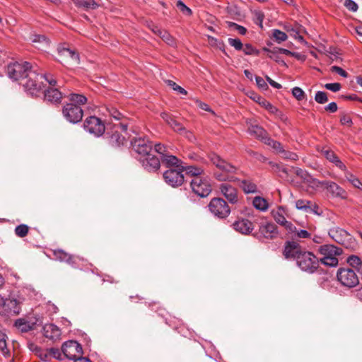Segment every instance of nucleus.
I'll use <instances>...</instances> for the list:
<instances>
[{
    "instance_id": "obj_51",
    "label": "nucleus",
    "mask_w": 362,
    "mask_h": 362,
    "mask_svg": "<svg viewBox=\"0 0 362 362\" xmlns=\"http://www.w3.org/2000/svg\"><path fill=\"white\" fill-rule=\"evenodd\" d=\"M280 153L281 154V158L286 160H297L298 159V155L294 152L283 149Z\"/></svg>"
},
{
    "instance_id": "obj_36",
    "label": "nucleus",
    "mask_w": 362,
    "mask_h": 362,
    "mask_svg": "<svg viewBox=\"0 0 362 362\" xmlns=\"http://www.w3.org/2000/svg\"><path fill=\"white\" fill-rule=\"evenodd\" d=\"M182 172L185 171L187 175H192L194 177H199L204 173V170L202 168L196 167L194 165H185L183 164Z\"/></svg>"
},
{
    "instance_id": "obj_3",
    "label": "nucleus",
    "mask_w": 362,
    "mask_h": 362,
    "mask_svg": "<svg viewBox=\"0 0 362 362\" xmlns=\"http://www.w3.org/2000/svg\"><path fill=\"white\" fill-rule=\"evenodd\" d=\"M329 235L335 242L342 245L345 248L351 251H354L357 248V243L355 238L341 228L334 227L329 229Z\"/></svg>"
},
{
    "instance_id": "obj_16",
    "label": "nucleus",
    "mask_w": 362,
    "mask_h": 362,
    "mask_svg": "<svg viewBox=\"0 0 362 362\" xmlns=\"http://www.w3.org/2000/svg\"><path fill=\"white\" fill-rule=\"evenodd\" d=\"M284 212L283 208L279 207L276 210H273L272 214L275 221L284 226L289 233L296 231V226L291 222L286 221Z\"/></svg>"
},
{
    "instance_id": "obj_15",
    "label": "nucleus",
    "mask_w": 362,
    "mask_h": 362,
    "mask_svg": "<svg viewBox=\"0 0 362 362\" xmlns=\"http://www.w3.org/2000/svg\"><path fill=\"white\" fill-rule=\"evenodd\" d=\"M139 160L143 167L149 172L156 171L160 166L159 158L152 155L151 153H149L148 155L140 157Z\"/></svg>"
},
{
    "instance_id": "obj_26",
    "label": "nucleus",
    "mask_w": 362,
    "mask_h": 362,
    "mask_svg": "<svg viewBox=\"0 0 362 362\" xmlns=\"http://www.w3.org/2000/svg\"><path fill=\"white\" fill-rule=\"evenodd\" d=\"M171 122L168 124L175 132L184 135L187 138H188L189 140H192L194 138L193 134L192 132L187 131L185 127L180 123L178 121H177L175 118L173 119V120H170Z\"/></svg>"
},
{
    "instance_id": "obj_39",
    "label": "nucleus",
    "mask_w": 362,
    "mask_h": 362,
    "mask_svg": "<svg viewBox=\"0 0 362 362\" xmlns=\"http://www.w3.org/2000/svg\"><path fill=\"white\" fill-rule=\"evenodd\" d=\"M107 110L109 112L110 116L114 118L115 120L127 122V118L115 107H110L107 108Z\"/></svg>"
},
{
    "instance_id": "obj_31",
    "label": "nucleus",
    "mask_w": 362,
    "mask_h": 362,
    "mask_svg": "<svg viewBox=\"0 0 362 362\" xmlns=\"http://www.w3.org/2000/svg\"><path fill=\"white\" fill-rule=\"evenodd\" d=\"M83 110L81 107H69V122L76 124L82 120Z\"/></svg>"
},
{
    "instance_id": "obj_7",
    "label": "nucleus",
    "mask_w": 362,
    "mask_h": 362,
    "mask_svg": "<svg viewBox=\"0 0 362 362\" xmlns=\"http://www.w3.org/2000/svg\"><path fill=\"white\" fill-rule=\"evenodd\" d=\"M337 279L344 286L352 288L359 283L355 272L349 268H341L337 272Z\"/></svg>"
},
{
    "instance_id": "obj_61",
    "label": "nucleus",
    "mask_w": 362,
    "mask_h": 362,
    "mask_svg": "<svg viewBox=\"0 0 362 362\" xmlns=\"http://www.w3.org/2000/svg\"><path fill=\"white\" fill-rule=\"evenodd\" d=\"M264 52H267L268 53L267 56L270 59H272L275 60L276 62H278L279 60V52H277V47H274L273 49H269L268 48L264 47L263 49Z\"/></svg>"
},
{
    "instance_id": "obj_29",
    "label": "nucleus",
    "mask_w": 362,
    "mask_h": 362,
    "mask_svg": "<svg viewBox=\"0 0 362 362\" xmlns=\"http://www.w3.org/2000/svg\"><path fill=\"white\" fill-rule=\"evenodd\" d=\"M248 132L251 136H255V138L262 140V139L267 134V131L264 130L262 127L252 124L251 122H248Z\"/></svg>"
},
{
    "instance_id": "obj_33",
    "label": "nucleus",
    "mask_w": 362,
    "mask_h": 362,
    "mask_svg": "<svg viewBox=\"0 0 362 362\" xmlns=\"http://www.w3.org/2000/svg\"><path fill=\"white\" fill-rule=\"evenodd\" d=\"M76 6L86 11L94 10L98 7V4L94 0H73Z\"/></svg>"
},
{
    "instance_id": "obj_41",
    "label": "nucleus",
    "mask_w": 362,
    "mask_h": 362,
    "mask_svg": "<svg viewBox=\"0 0 362 362\" xmlns=\"http://www.w3.org/2000/svg\"><path fill=\"white\" fill-rule=\"evenodd\" d=\"M308 185L309 187L313 189H317L319 187H325L327 181H320L317 179L313 177L311 175L309 176V178L305 182Z\"/></svg>"
},
{
    "instance_id": "obj_56",
    "label": "nucleus",
    "mask_w": 362,
    "mask_h": 362,
    "mask_svg": "<svg viewBox=\"0 0 362 362\" xmlns=\"http://www.w3.org/2000/svg\"><path fill=\"white\" fill-rule=\"evenodd\" d=\"M39 76H42V79L39 78V81H41L42 83V88L44 87L43 80L47 81L51 86H54L57 83L56 80L52 78V76H51L50 74H39Z\"/></svg>"
},
{
    "instance_id": "obj_42",
    "label": "nucleus",
    "mask_w": 362,
    "mask_h": 362,
    "mask_svg": "<svg viewBox=\"0 0 362 362\" xmlns=\"http://www.w3.org/2000/svg\"><path fill=\"white\" fill-rule=\"evenodd\" d=\"M53 258L59 262L66 261L67 253L61 249L51 250Z\"/></svg>"
},
{
    "instance_id": "obj_58",
    "label": "nucleus",
    "mask_w": 362,
    "mask_h": 362,
    "mask_svg": "<svg viewBox=\"0 0 362 362\" xmlns=\"http://www.w3.org/2000/svg\"><path fill=\"white\" fill-rule=\"evenodd\" d=\"M242 49L243 50L244 53L247 55H258L259 53V52L255 49L250 44H245Z\"/></svg>"
},
{
    "instance_id": "obj_44",
    "label": "nucleus",
    "mask_w": 362,
    "mask_h": 362,
    "mask_svg": "<svg viewBox=\"0 0 362 362\" xmlns=\"http://www.w3.org/2000/svg\"><path fill=\"white\" fill-rule=\"evenodd\" d=\"M272 36L276 42L278 43H281L282 42H284L287 40L288 36L287 35L279 30L274 29L273 30Z\"/></svg>"
},
{
    "instance_id": "obj_48",
    "label": "nucleus",
    "mask_w": 362,
    "mask_h": 362,
    "mask_svg": "<svg viewBox=\"0 0 362 362\" xmlns=\"http://www.w3.org/2000/svg\"><path fill=\"white\" fill-rule=\"evenodd\" d=\"M228 27L238 31L240 35H245L247 33V29L234 22L228 21L226 22Z\"/></svg>"
},
{
    "instance_id": "obj_64",
    "label": "nucleus",
    "mask_w": 362,
    "mask_h": 362,
    "mask_svg": "<svg viewBox=\"0 0 362 362\" xmlns=\"http://www.w3.org/2000/svg\"><path fill=\"white\" fill-rule=\"evenodd\" d=\"M324 86L326 89L334 93L340 90L341 88V86L339 83H326Z\"/></svg>"
},
{
    "instance_id": "obj_53",
    "label": "nucleus",
    "mask_w": 362,
    "mask_h": 362,
    "mask_svg": "<svg viewBox=\"0 0 362 362\" xmlns=\"http://www.w3.org/2000/svg\"><path fill=\"white\" fill-rule=\"evenodd\" d=\"M311 202L308 200L298 199L296 202V206L298 209L307 211L310 208Z\"/></svg>"
},
{
    "instance_id": "obj_12",
    "label": "nucleus",
    "mask_w": 362,
    "mask_h": 362,
    "mask_svg": "<svg viewBox=\"0 0 362 362\" xmlns=\"http://www.w3.org/2000/svg\"><path fill=\"white\" fill-rule=\"evenodd\" d=\"M303 249L301 245L294 241V240H288L284 243L283 255L286 259H298L300 254L302 253Z\"/></svg>"
},
{
    "instance_id": "obj_60",
    "label": "nucleus",
    "mask_w": 362,
    "mask_h": 362,
    "mask_svg": "<svg viewBox=\"0 0 362 362\" xmlns=\"http://www.w3.org/2000/svg\"><path fill=\"white\" fill-rule=\"evenodd\" d=\"M177 7L185 14L190 16L192 14V10L187 7L181 0L177 1Z\"/></svg>"
},
{
    "instance_id": "obj_59",
    "label": "nucleus",
    "mask_w": 362,
    "mask_h": 362,
    "mask_svg": "<svg viewBox=\"0 0 362 362\" xmlns=\"http://www.w3.org/2000/svg\"><path fill=\"white\" fill-rule=\"evenodd\" d=\"M347 262L351 266L354 267L361 266L362 264L361 259L356 255H351L350 257H349Z\"/></svg>"
},
{
    "instance_id": "obj_63",
    "label": "nucleus",
    "mask_w": 362,
    "mask_h": 362,
    "mask_svg": "<svg viewBox=\"0 0 362 362\" xmlns=\"http://www.w3.org/2000/svg\"><path fill=\"white\" fill-rule=\"evenodd\" d=\"M294 172L296 174V175L302 178L304 180V182H305L310 175L306 170H304L299 168H294Z\"/></svg>"
},
{
    "instance_id": "obj_55",
    "label": "nucleus",
    "mask_w": 362,
    "mask_h": 362,
    "mask_svg": "<svg viewBox=\"0 0 362 362\" xmlns=\"http://www.w3.org/2000/svg\"><path fill=\"white\" fill-rule=\"evenodd\" d=\"M228 42L229 45L233 47L236 50L240 51L243 48V45L238 38H228Z\"/></svg>"
},
{
    "instance_id": "obj_47",
    "label": "nucleus",
    "mask_w": 362,
    "mask_h": 362,
    "mask_svg": "<svg viewBox=\"0 0 362 362\" xmlns=\"http://www.w3.org/2000/svg\"><path fill=\"white\" fill-rule=\"evenodd\" d=\"M6 335L0 331V351L4 356H7L9 354V351L7 349V345L6 342Z\"/></svg>"
},
{
    "instance_id": "obj_5",
    "label": "nucleus",
    "mask_w": 362,
    "mask_h": 362,
    "mask_svg": "<svg viewBox=\"0 0 362 362\" xmlns=\"http://www.w3.org/2000/svg\"><path fill=\"white\" fill-rule=\"evenodd\" d=\"M209 211L218 218H225L228 217L230 213V209L228 204L219 197L211 199L208 204Z\"/></svg>"
},
{
    "instance_id": "obj_46",
    "label": "nucleus",
    "mask_w": 362,
    "mask_h": 362,
    "mask_svg": "<svg viewBox=\"0 0 362 362\" xmlns=\"http://www.w3.org/2000/svg\"><path fill=\"white\" fill-rule=\"evenodd\" d=\"M345 177L355 187H356L358 189H361V188L362 183L361 182V181L357 177H356L351 173H350L349 172H346Z\"/></svg>"
},
{
    "instance_id": "obj_40",
    "label": "nucleus",
    "mask_w": 362,
    "mask_h": 362,
    "mask_svg": "<svg viewBox=\"0 0 362 362\" xmlns=\"http://www.w3.org/2000/svg\"><path fill=\"white\" fill-rule=\"evenodd\" d=\"M15 326L22 332H27L32 329V326L24 319H18L15 322Z\"/></svg>"
},
{
    "instance_id": "obj_10",
    "label": "nucleus",
    "mask_w": 362,
    "mask_h": 362,
    "mask_svg": "<svg viewBox=\"0 0 362 362\" xmlns=\"http://www.w3.org/2000/svg\"><path fill=\"white\" fill-rule=\"evenodd\" d=\"M165 182L173 187L181 186L185 181L182 170L178 168H170L163 175Z\"/></svg>"
},
{
    "instance_id": "obj_37",
    "label": "nucleus",
    "mask_w": 362,
    "mask_h": 362,
    "mask_svg": "<svg viewBox=\"0 0 362 362\" xmlns=\"http://www.w3.org/2000/svg\"><path fill=\"white\" fill-rule=\"evenodd\" d=\"M252 204L255 208L262 211H264L268 209V203L267 200L261 197H255L253 199Z\"/></svg>"
},
{
    "instance_id": "obj_28",
    "label": "nucleus",
    "mask_w": 362,
    "mask_h": 362,
    "mask_svg": "<svg viewBox=\"0 0 362 362\" xmlns=\"http://www.w3.org/2000/svg\"><path fill=\"white\" fill-rule=\"evenodd\" d=\"M82 346L74 340H69V360L76 358L83 355Z\"/></svg>"
},
{
    "instance_id": "obj_54",
    "label": "nucleus",
    "mask_w": 362,
    "mask_h": 362,
    "mask_svg": "<svg viewBox=\"0 0 362 362\" xmlns=\"http://www.w3.org/2000/svg\"><path fill=\"white\" fill-rule=\"evenodd\" d=\"M292 94L298 100H303L305 98V92L299 87H294L292 89Z\"/></svg>"
},
{
    "instance_id": "obj_6",
    "label": "nucleus",
    "mask_w": 362,
    "mask_h": 362,
    "mask_svg": "<svg viewBox=\"0 0 362 362\" xmlns=\"http://www.w3.org/2000/svg\"><path fill=\"white\" fill-rule=\"evenodd\" d=\"M84 129L96 136L103 135L105 131L104 122L95 116H89L83 122Z\"/></svg>"
},
{
    "instance_id": "obj_18",
    "label": "nucleus",
    "mask_w": 362,
    "mask_h": 362,
    "mask_svg": "<svg viewBox=\"0 0 362 362\" xmlns=\"http://www.w3.org/2000/svg\"><path fill=\"white\" fill-rule=\"evenodd\" d=\"M320 152L329 162L334 163L340 170L346 171V165L340 160L339 157L332 150L326 147H322Z\"/></svg>"
},
{
    "instance_id": "obj_24",
    "label": "nucleus",
    "mask_w": 362,
    "mask_h": 362,
    "mask_svg": "<svg viewBox=\"0 0 362 362\" xmlns=\"http://www.w3.org/2000/svg\"><path fill=\"white\" fill-rule=\"evenodd\" d=\"M4 310L9 315H17L21 310V303L16 299H7Z\"/></svg>"
},
{
    "instance_id": "obj_17",
    "label": "nucleus",
    "mask_w": 362,
    "mask_h": 362,
    "mask_svg": "<svg viewBox=\"0 0 362 362\" xmlns=\"http://www.w3.org/2000/svg\"><path fill=\"white\" fill-rule=\"evenodd\" d=\"M232 226L235 230L243 235H248L253 230V223L246 218L235 221Z\"/></svg>"
},
{
    "instance_id": "obj_27",
    "label": "nucleus",
    "mask_w": 362,
    "mask_h": 362,
    "mask_svg": "<svg viewBox=\"0 0 362 362\" xmlns=\"http://www.w3.org/2000/svg\"><path fill=\"white\" fill-rule=\"evenodd\" d=\"M88 101L87 98L80 93H69V107H81L85 105Z\"/></svg>"
},
{
    "instance_id": "obj_38",
    "label": "nucleus",
    "mask_w": 362,
    "mask_h": 362,
    "mask_svg": "<svg viewBox=\"0 0 362 362\" xmlns=\"http://www.w3.org/2000/svg\"><path fill=\"white\" fill-rule=\"evenodd\" d=\"M269 165L272 168V170L274 173H278L280 177H284L288 175V170L282 164L269 162Z\"/></svg>"
},
{
    "instance_id": "obj_25",
    "label": "nucleus",
    "mask_w": 362,
    "mask_h": 362,
    "mask_svg": "<svg viewBox=\"0 0 362 362\" xmlns=\"http://www.w3.org/2000/svg\"><path fill=\"white\" fill-rule=\"evenodd\" d=\"M62 98V93L57 88H49L45 90V99L47 101L58 104Z\"/></svg>"
},
{
    "instance_id": "obj_52",
    "label": "nucleus",
    "mask_w": 362,
    "mask_h": 362,
    "mask_svg": "<svg viewBox=\"0 0 362 362\" xmlns=\"http://www.w3.org/2000/svg\"><path fill=\"white\" fill-rule=\"evenodd\" d=\"M159 36L165 41L167 44L173 45L174 44V40L170 34L163 30V31H159Z\"/></svg>"
},
{
    "instance_id": "obj_13",
    "label": "nucleus",
    "mask_w": 362,
    "mask_h": 362,
    "mask_svg": "<svg viewBox=\"0 0 362 362\" xmlns=\"http://www.w3.org/2000/svg\"><path fill=\"white\" fill-rule=\"evenodd\" d=\"M279 231L276 226L272 222L262 223L259 226V235L266 239H274L278 236Z\"/></svg>"
},
{
    "instance_id": "obj_4",
    "label": "nucleus",
    "mask_w": 362,
    "mask_h": 362,
    "mask_svg": "<svg viewBox=\"0 0 362 362\" xmlns=\"http://www.w3.org/2000/svg\"><path fill=\"white\" fill-rule=\"evenodd\" d=\"M298 266L303 271L314 273L319 266V260L313 253L303 250L296 260Z\"/></svg>"
},
{
    "instance_id": "obj_50",
    "label": "nucleus",
    "mask_w": 362,
    "mask_h": 362,
    "mask_svg": "<svg viewBox=\"0 0 362 362\" xmlns=\"http://www.w3.org/2000/svg\"><path fill=\"white\" fill-rule=\"evenodd\" d=\"M165 83L171 87L174 90L178 92L180 94L186 95L187 94V92L185 89L177 85L175 82L171 81V80H167L165 81Z\"/></svg>"
},
{
    "instance_id": "obj_34",
    "label": "nucleus",
    "mask_w": 362,
    "mask_h": 362,
    "mask_svg": "<svg viewBox=\"0 0 362 362\" xmlns=\"http://www.w3.org/2000/svg\"><path fill=\"white\" fill-rule=\"evenodd\" d=\"M30 349L34 352L42 361L47 362L49 361L48 351L43 350L41 347L38 346L35 344H30L29 345Z\"/></svg>"
},
{
    "instance_id": "obj_2",
    "label": "nucleus",
    "mask_w": 362,
    "mask_h": 362,
    "mask_svg": "<svg viewBox=\"0 0 362 362\" xmlns=\"http://www.w3.org/2000/svg\"><path fill=\"white\" fill-rule=\"evenodd\" d=\"M211 163L216 166L217 170L214 171V177L221 182H237L240 181L235 174L237 172V168L223 159L221 156L215 153H211L208 156Z\"/></svg>"
},
{
    "instance_id": "obj_43",
    "label": "nucleus",
    "mask_w": 362,
    "mask_h": 362,
    "mask_svg": "<svg viewBox=\"0 0 362 362\" xmlns=\"http://www.w3.org/2000/svg\"><path fill=\"white\" fill-rule=\"evenodd\" d=\"M29 231V227L26 224H21L16 227L15 234L19 238L25 237Z\"/></svg>"
},
{
    "instance_id": "obj_32",
    "label": "nucleus",
    "mask_w": 362,
    "mask_h": 362,
    "mask_svg": "<svg viewBox=\"0 0 362 362\" xmlns=\"http://www.w3.org/2000/svg\"><path fill=\"white\" fill-rule=\"evenodd\" d=\"M32 42L37 49L43 51H45L49 45V40L43 35H35Z\"/></svg>"
},
{
    "instance_id": "obj_30",
    "label": "nucleus",
    "mask_w": 362,
    "mask_h": 362,
    "mask_svg": "<svg viewBox=\"0 0 362 362\" xmlns=\"http://www.w3.org/2000/svg\"><path fill=\"white\" fill-rule=\"evenodd\" d=\"M251 98L272 114L276 113L278 110L272 103L259 95L253 93V96H251Z\"/></svg>"
},
{
    "instance_id": "obj_11",
    "label": "nucleus",
    "mask_w": 362,
    "mask_h": 362,
    "mask_svg": "<svg viewBox=\"0 0 362 362\" xmlns=\"http://www.w3.org/2000/svg\"><path fill=\"white\" fill-rule=\"evenodd\" d=\"M131 146L140 157L148 155L152 151V143L145 137H134L131 140Z\"/></svg>"
},
{
    "instance_id": "obj_23",
    "label": "nucleus",
    "mask_w": 362,
    "mask_h": 362,
    "mask_svg": "<svg viewBox=\"0 0 362 362\" xmlns=\"http://www.w3.org/2000/svg\"><path fill=\"white\" fill-rule=\"evenodd\" d=\"M325 184V188L332 194V196L340 197L341 199H345L346 197V191L337 183L327 181Z\"/></svg>"
},
{
    "instance_id": "obj_20",
    "label": "nucleus",
    "mask_w": 362,
    "mask_h": 362,
    "mask_svg": "<svg viewBox=\"0 0 362 362\" xmlns=\"http://www.w3.org/2000/svg\"><path fill=\"white\" fill-rule=\"evenodd\" d=\"M68 341H64L62 344L61 349L58 348H50L47 349L49 354V358L52 356L53 358L62 361L68 358Z\"/></svg>"
},
{
    "instance_id": "obj_9",
    "label": "nucleus",
    "mask_w": 362,
    "mask_h": 362,
    "mask_svg": "<svg viewBox=\"0 0 362 362\" xmlns=\"http://www.w3.org/2000/svg\"><path fill=\"white\" fill-rule=\"evenodd\" d=\"M192 192L200 197H206L211 192L209 182L200 177H195L190 182Z\"/></svg>"
},
{
    "instance_id": "obj_8",
    "label": "nucleus",
    "mask_w": 362,
    "mask_h": 362,
    "mask_svg": "<svg viewBox=\"0 0 362 362\" xmlns=\"http://www.w3.org/2000/svg\"><path fill=\"white\" fill-rule=\"evenodd\" d=\"M129 123L120 122L117 124H115V130L110 136V143L114 146H120L126 143L127 130Z\"/></svg>"
},
{
    "instance_id": "obj_22",
    "label": "nucleus",
    "mask_w": 362,
    "mask_h": 362,
    "mask_svg": "<svg viewBox=\"0 0 362 362\" xmlns=\"http://www.w3.org/2000/svg\"><path fill=\"white\" fill-rule=\"evenodd\" d=\"M318 251L323 257L339 256L342 253L341 248L329 244L321 245Z\"/></svg>"
},
{
    "instance_id": "obj_49",
    "label": "nucleus",
    "mask_w": 362,
    "mask_h": 362,
    "mask_svg": "<svg viewBox=\"0 0 362 362\" xmlns=\"http://www.w3.org/2000/svg\"><path fill=\"white\" fill-rule=\"evenodd\" d=\"M315 100L319 104H325L328 101L327 93L324 91H317L315 95Z\"/></svg>"
},
{
    "instance_id": "obj_21",
    "label": "nucleus",
    "mask_w": 362,
    "mask_h": 362,
    "mask_svg": "<svg viewBox=\"0 0 362 362\" xmlns=\"http://www.w3.org/2000/svg\"><path fill=\"white\" fill-rule=\"evenodd\" d=\"M42 329L44 336L51 340L58 339L61 336L60 329L54 324H46Z\"/></svg>"
},
{
    "instance_id": "obj_35",
    "label": "nucleus",
    "mask_w": 362,
    "mask_h": 362,
    "mask_svg": "<svg viewBox=\"0 0 362 362\" xmlns=\"http://www.w3.org/2000/svg\"><path fill=\"white\" fill-rule=\"evenodd\" d=\"M240 187L245 194H253L257 192V185L249 180H243L240 181Z\"/></svg>"
},
{
    "instance_id": "obj_19",
    "label": "nucleus",
    "mask_w": 362,
    "mask_h": 362,
    "mask_svg": "<svg viewBox=\"0 0 362 362\" xmlns=\"http://www.w3.org/2000/svg\"><path fill=\"white\" fill-rule=\"evenodd\" d=\"M162 163L170 168H178L182 170L183 168V161L176 156L170 155L168 153L165 154L164 156L161 157Z\"/></svg>"
},
{
    "instance_id": "obj_45",
    "label": "nucleus",
    "mask_w": 362,
    "mask_h": 362,
    "mask_svg": "<svg viewBox=\"0 0 362 362\" xmlns=\"http://www.w3.org/2000/svg\"><path fill=\"white\" fill-rule=\"evenodd\" d=\"M320 261L322 264L329 267H336L339 262L337 256L323 257L320 259Z\"/></svg>"
},
{
    "instance_id": "obj_14",
    "label": "nucleus",
    "mask_w": 362,
    "mask_h": 362,
    "mask_svg": "<svg viewBox=\"0 0 362 362\" xmlns=\"http://www.w3.org/2000/svg\"><path fill=\"white\" fill-rule=\"evenodd\" d=\"M220 192L232 204L238 202V190L235 187L228 183H222L219 185Z\"/></svg>"
},
{
    "instance_id": "obj_57",
    "label": "nucleus",
    "mask_w": 362,
    "mask_h": 362,
    "mask_svg": "<svg viewBox=\"0 0 362 362\" xmlns=\"http://www.w3.org/2000/svg\"><path fill=\"white\" fill-rule=\"evenodd\" d=\"M39 76H42V79L39 78V81H41L42 83V88L44 87L43 80L47 81L51 86H54L57 83L56 80L52 78V76H51L50 74H39Z\"/></svg>"
},
{
    "instance_id": "obj_62",
    "label": "nucleus",
    "mask_w": 362,
    "mask_h": 362,
    "mask_svg": "<svg viewBox=\"0 0 362 362\" xmlns=\"http://www.w3.org/2000/svg\"><path fill=\"white\" fill-rule=\"evenodd\" d=\"M57 52L59 57L57 60L62 62L60 58L63 56H66V54L68 52V45L65 43L59 45Z\"/></svg>"
},
{
    "instance_id": "obj_1",
    "label": "nucleus",
    "mask_w": 362,
    "mask_h": 362,
    "mask_svg": "<svg viewBox=\"0 0 362 362\" xmlns=\"http://www.w3.org/2000/svg\"><path fill=\"white\" fill-rule=\"evenodd\" d=\"M7 74L10 78L13 81H18L25 90L31 95H37L42 90V76H39L37 70L34 69L31 64L28 62L9 64L7 66Z\"/></svg>"
}]
</instances>
